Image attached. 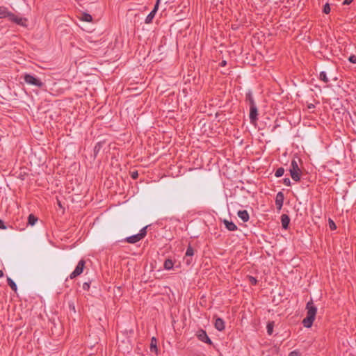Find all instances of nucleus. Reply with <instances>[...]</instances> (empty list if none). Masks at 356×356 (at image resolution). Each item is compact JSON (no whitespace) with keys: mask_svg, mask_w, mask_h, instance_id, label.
I'll use <instances>...</instances> for the list:
<instances>
[{"mask_svg":"<svg viewBox=\"0 0 356 356\" xmlns=\"http://www.w3.org/2000/svg\"><path fill=\"white\" fill-rule=\"evenodd\" d=\"M307 316L302 321L304 327L309 328L312 327L314 321L315 320L317 308L314 305L312 300L309 301L306 305Z\"/></svg>","mask_w":356,"mask_h":356,"instance_id":"1","label":"nucleus"},{"mask_svg":"<svg viewBox=\"0 0 356 356\" xmlns=\"http://www.w3.org/2000/svg\"><path fill=\"white\" fill-rule=\"evenodd\" d=\"M289 172L290 175L293 181H299L300 180L302 172L298 166V161L295 159L291 161Z\"/></svg>","mask_w":356,"mask_h":356,"instance_id":"2","label":"nucleus"},{"mask_svg":"<svg viewBox=\"0 0 356 356\" xmlns=\"http://www.w3.org/2000/svg\"><path fill=\"white\" fill-rule=\"evenodd\" d=\"M24 80L27 84L35 86L38 88H42L44 86V83L40 79L30 74H25L24 76Z\"/></svg>","mask_w":356,"mask_h":356,"instance_id":"3","label":"nucleus"},{"mask_svg":"<svg viewBox=\"0 0 356 356\" xmlns=\"http://www.w3.org/2000/svg\"><path fill=\"white\" fill-rule=\"evenodd\" d=\"M258 109L256 104H252L250 106V123L255 125L258 120Z\"/></svg>","mask_w":356,"mask_h":356,"instance_id":"4","label":"nucleus"},{"mask_svg":"<svg viewBox=\"0 0 356 356\" xmlns=\"http://www.w3.org/2000/svg\"><path fill=\"white\" fill-rule=\"evenodd\" d=\"M85 261L83 259H81L77 266H76L74 270L70 275V279H74L76 277L80 275L83 270L84 266H85Z\"/></svg>","mask_w":356,"mask_h":356,"instance_id":"5","label":"nucleus"},{"mask_svg":"<svg viewBox=\"0 0 356 356\" xmlns=\"http://www.w3.org/2000/svg\"><path fill=\"white\" fill-rule=\"evenodd\" d=\"M196 337H197V339L200 341H201L202 342H204V343H208L209 345H212V343H213L211 340L210 339V338L208 337L206 331L202 330V329L199 330L196 332Z\"/></svg>","mask_w":356,"mask_h":356,"instance_id":"6","label":"nucleus"},{"mask_svg":"<svg viewBox=\"0 0 356 356\" xmlns=\"http://www.w3.org/2000/svg\"><path fill=\"white\" fill-rule=\"evenodd\" d=\"M161 0H157L153 10L150 12V13L146 17L145 22L146 24H149L152 22L159 8V3Z\"/></svg>","mask_w":356,"mask_h":356,"instance_id":"7","label":"nucleus"},{"mask_svg":"<svg viewBox=\"0 0 356 356\" xmlns=\"http://www.w3.org/2000/svg\"><path fill=\"white\" fill-rule=\"evenodd\" d=\"M284 196L282 192H278L275 197V205L278 210H280L283 206Z\"/></svg>","mask_w":356,"mask_h":356,"instance_id":"8","label":"nucleus"},{"mask_svg":"<svg viewBox=\"0 0 356 356\" xmlns=\"http://www.w3.org/2000/svg\"><path fill=\"white\" fill-rule=\"evenodd\" d=\"M214 326L218 331H222L225 330V321L221 318H216L214 323Z\"/></svg>","mask_w":356,"mask_h":356,"instance_id":"9","label":"nucleus"},{"mask_svg":"<svg viewBox=\"0 0 356 356\" xmlns=\"http://www.w3.org/2000/svg\"><path fill=\"white\" fill-rule=\"evenodd\" d=\"M10 19L13 22H15L17 24L22 26H26V19L22 18V17H17L15 16L13 14L10 15Z\"/></svg>","mask_w":356,"mask_h":356,"instance_id":"10","label":"nucleus"},{"mask_svg":"<svg viewBox=\"0 0 356 356\" xmlns=\"http://www.w3.org/2000/svg\"><path fill=\"white\" fill-rule=\"evenodd\" d=\"M223 223L229 231H235L238 229L237 226L232 221L225 219L223 220Z\"/></svg>","mask_w":356,"mask_h":356,"instance_id":"11","label":"nucleus"},{"mask_svg":"<svg viewBox=\"0 0 356 356\" xmlns=\"http://www.w3.org/2000/svg\"><path fill=\"white\" fill-rule=\"evenodd\" d=\"M281 222L282 226L284 229H286L289 227V224L290 222V218L288 215L282 214L281 216Z\"/></svg>","mask_w":356,"mask_h":356,"instance_id":"12","label":"nucleus"},{"mask_svg":"<svg viewBox=\"0 0 356 356\" xmlns=\"http://www.w3.org/2000/svg\"><path fill=\"white\" fill-rule=\"evenodd\" d=\"M238 216L244 222H248L249 220V214L248 213V211L246 210H241V211H238Z\"/></svg>","mask_w":356,"mask_h":356,"instance_id":"13","label":"nucleus"},{"mask_svg":"<svg viewBox=\"0 0 356 356\" xmlns=\"http://www.w3.org/2000/svg\"><path fill=\"white\" fill-rule=\"evenodd\" d=\"M140 240H141V238H140V236L138 235V234L127 237L125 238V241L129 243H136V242H138Z\"/></svg>","mask_w":356,"mask_h":356,"instance_id":"14","label":"nucleus"},{"mask_svg":"<svg viewBox=\"0 0 356 356\" xmlns=\"http://www.w3.org/2000/svg\"><path fill=\"white\" fill-rule=\"evenodd\" d=\"M157 341L155 337H152L151 339V343H150V350L152 353H157L158 349H157Z\"/></svg>","mask_w":356,"mask_h":356,"instance_id":"15","label":"nucleus"},{"mask_svg":"<svg viewBox=\"0 0 356 356\" xmlns=\"http://www.w3.org/2000/svg\"><path fill=\"white\" fill-rule=\"evenodd\" d=\"M174 266V262L171 259H167L165 260L163 264V267L165 270H171L172 269Z\"/></svg>","mask_w":356,"mask_h":356,"instance_id":"16","label":"nucleus"},{"mask_svg":"<svg viewBox=\"0 0 356 356\" xmlns=\"http://www.w3.org/2000/svg\"><path fill=\"white\" fill-rule=\"evenodd\" d=\"M80 19L82 21H84V22H90L92 21V16L90 14L86 13H83L81 14V17H80Z\"/></svg>","mask_w":356,"mask_h":356,"instance_id":"17","label":"nucleus"},{"mask_svg":"<svg viewBox=\"0 0 356 356\" xmlns=\"http://www.w3.org/2000/svg\"><path fill=\"white\" fill-rule=\"evenodd\" d=\"M245 99H246V101L248 102L249 103V106H251L252 104H256L254 99H253V97H252V92L250 91L248 92L246 95H245Z\"/></svg>","mask_w":356,"mask_h":356,"instance_id":"18","label":"nucleus"},{"mask_svg":"<svg viewBox=\"0 0 356 356\" xmlns=\"http://www.w3.org/2000/svg\"><path fill=\"white\" fill-rule=\"evenodd\" d=\"M38 221V218L33 214H30L28 217V224L30 225H34Z\"/></svg>","mask_w":356,"mask_h":356,"instance_id":"19","label":"nucleus"},{"mask_svg":"<svg viewBox=\"0 0 356 356\" xmlns=\"http://www.w3.org/2000/svg\"><path fill=\"white\" fill-rule=\"evenodd\" d=\"M7 283L9 285V286L12 289V290H13L14 291H17V284L10 277L7 278Z\"/></svg>","mask_w":356,"mask_h":356,"instance_id":"20","label":"nucleus"},{"mask_svg":"<svg viewBox=\"0 0 356 356\" xmlns=\"http://www.w3.org/2000/svg\"><path fill=\"white\" fill-rule=\"evenodd\" d=\"M273 327H274V322L270 321L268 322L266 326L267 328V332L269 335H271L273 332Z\"/></svg>","mask_w":356,"mask_h":356,"instance_id":"21","label":"nucleus"},{"mask_svg":"<svg viewBox=\"0 0 356 356\" xmlns=\"http://www.w3.org/2000/svg\"><path fill=\"white\" fill-rule=\"evenodd\" d=\"M320 80L323 81L324 83H328L329 80L327 77L325 72H321L319 75Z\"/></svg>","mask_w":356,"mask_h":356,"instance_id":"22","label":"nucleus"},{"mask_svg":"<svg viewBox=\"0 0 356 356\" xmlns=\"http://www.w3.org/2000/svg\"><path fill=\"white\" fill-rule=\"evenodd\" d=\"M102 147V143H97L95 147H94V155L95 156H97V154L99 153V152L100 151L101 148Z\"/></svg>","mask_w":356,"mask_h":356,"instance_id":"23","label":"nucleus"},{"mask_svg":"<svg viewBox=\"0 0 356 356\" xmlns=\"http://www.w3.org/2000/svg\"><path fill=\"white\" fill-rule=\"evenodd\" d=\"M284 173V169L282 167L277 168L275 171V176L276 177H282Z\"/></svg>","mask_w":356,"mask_h":356,"instance_id":"24","label":"nucleus"},{"mask_svg":"<svg viewBox=\"0 0 356 356\" xmlns=\"http://www.w3.org/2000/svg\"><path fill=\"white\" fill-rule=\"evenodd\" d=\"M193 254H194L193 248L191 245H188V247L187 248L186 252V256L191 257V256H193Z\"/></svg>","mask_w":356,"mask_h":356,"instance_id":"25","label":"nucleus"},{"mask_svg":"<svg viewBox=\"0 0 356 356\" xmlns=\"http://www.w3.org/2000/svg\"><path fill=\"white\" fill-rule=\"evenodd\" d=\"M147 227H143L140 229V232L138 233V235L140 236V238L143 239L147 234L146 231Z\"/></svg>","mask_w":356,"mask_h":356,"instance_id":"26","label":"nucleus"},{"mask_svg":"<svg viewBox=\"0 0 356 356\" xmlns=\"http://www.w3.org/2000/svg\"><path fill=\"white\" fill-rule=\"evenodd\" d=\"M248 277V280L251 284H252V285L257 284V280L254 277L249 275Z\"/></svg>","mask_w":356,"mask_h":356,"instance_id":"27","label":"nucleus"},{"mask_svg":"<svg viewBox=\"0 0 356 356\" xmlns=\"http://www.w3.org/2000/svg\"><path fill=\"white\" fill-rule=\"evenodd\" d=\"M323 11L325 14H329L330 13V7L329 3H325L324 5Z\"/></svg>","mask_w":356,"mask_h":356,"instance_id":"28","label":"nucleus"},{"mask_svg":"<svg viewBox=\"0 0 356 356\" xmlns=\"http://www.w3.org/2000/svg\"><path fill=\"white\" fill-rule=\"evenodd\" d=\"M329 227L332 230H334L337 229V226L334 221L332 219H329Z\"/></svg>","mask_w":356,"mask_h":356,"instance_id":"29","label":"nucleus"},{"mask_svg":"<svg viewBox=\"0 0 356 356\" xmlns=\"http://www.w3.org/2000/svg\"><path fill=\"white\" fill-rule=\"evenodd\" d=\"M283 184L287 186H290L291 183L289 177H286L283 179Z\"/></svg>","mask_w":356,"mask_h":356,"instance_id":"30","label":"nucleus"},{"mask_svg":"<svg viewBox=\"0 0 356 356\" xmlns=\"http://www.w3.org/2000/svg\"><path fill=\"white\" fill-rule=\"evenodd\" d=\"M348 60L350 63L355 64L356 63V56L355 55L350 56L348 58Z\"/></svg>","mask_w":356,"mask_h":356,"instance_id":"31","label":"nucleus"},{"mask_svg":"<svg viewBox=\"0 0 356 356\" xmlns=\"http://www.w3.org/2000/svg\"><path fill=\"white\" fill-rule=\"evenodd\" d=\"M90 289V283L89 282H84L83 284V289L85 291H88Z\"/></svg>","mask_w":356,"mask_h":356,"instance_id":"32","label":"nucleus"},{"mask_svg":"<svg viewBox=\"0 0 356 356\" xmlns=\"http://www.w3.org/2000/svg\"><path fill=\"white\" fill-rule=\"evenodd\" d=\"M69 307H70V310H72L73 312H74V313L76 312L75 306L73 302L69 303Z\"/></svg>","mask_w":356,"mask_h":356,"instance_id":"33","label":"nucleus"},{"mask_svg":"<svg viewBox=\"0 0 356 356\" xmlns=\"http://www.w3.org/2000/svg\"><path fill=\"white\" fill-rule=\"evenodd\" d=\"M138 177V173L137 171H134L132 172L131 173V177L134 179H137Z\"/></svg>","mask_w":356,"mask_h":356,"instance_id":"34","label":"nucleus"},{"mask_svg":"<svg viewBox=\"0 0 356 356\" xmlns=\"http://www.w3.org/2000/svg\"><path fill=\"white\" fill-rule=\"evenodd\" d=\"M0 229H6L5 223H4V222L2 220H0Z\"/></svg>","mask_w":356,"mask_h":356,"instance_id":"35","label":"nucleus"},{"mask_svg":"<svg viewBox=\"0 0 356 356\" xmlns=\"http://www.w3.org/2000/svg\"><path fill=\"white\" fill-rule=\"evenodd\" d=\"M288 356H299V353L297 351L291 352Z\"/></svg>","mask_w":356,"mask_h":356,"instance_id":"36","label":"nucleus"},{"mask_svg":"<svg viewBox=\"0 0 356 356\" xmlns=\"http://www.w3.org/2000/svg\"><path fill=\"white\" fill-rule=\"evenodd\" d=\"M6 14V13L0 8V18L5 17Z\"/></svg>","mask_w":356,"mask_h":356,"instance_id":"37","label":"nucleus"},{"mask_svg":"<svg viewBox=\"0 0 356 356\" xmlns=\"http://www.w3.org/2000/svg\"><path fill=\"white\" fill-rule=\"evenodd\" d=\"M353 1V0H344V1L343 2V5H349V4H350Z\"/></svg>","mask_w":356,"mask_h":356,"instance_id":"38","label":"nucleus"},{"mask_svg":"<svg viewBox=\"0 0 356 356\" xmlns=\"http://www.w3.org/2000/svg\"><path fill=\"white\" fill-rule=\"evenodd\" d=\"M227 64V62L225 60H222L221 63H220V65L221 66H225Z\"/></svg>","mask_w":356,"mask_h":356,"instance_id":"39","label":"nucleus"},{"mask_svg":"<svg viewBox=\"0 0 356 356\" xmlns=\"http://www.w3.org/2000/svg\"><path fill=\"white\" fill-rule=\"evenodd\" d=\"M3 276V273L1 270H0V278Z\"/></svg>","mask_w":356,"mask_h":356,"instance_id":"40","label":"nucleus"},{"mask_svg":"<svg viewBox=\"0 0 356 356\" xmlns=\"http://www.w3.org/2000/svg\"><path fill=\"white\" fill-rule=\"evenodd\" d=\"M58 206H59L60 207H62L61 203H60V201H58Z\"/></svg>","mask_w":356,"mask_h":356,"instance_id":"41","label":"nucleus"},{"mask_svg":"<svg viewBox=\"0 0 356 356\" xmlns=\"http://www.w3.org/2000/svg\"><path fill=\"white\" fill-rule=\"evenodd\" d=\"M314 106V104H312V106H309V108H312Z\"/></svg>","mask_w":356,"mask_h":356,"instance_id":"42","label":"nucleus"},{"mask_svg":"<svg viewBox=\"0 0 356 356\" xmlns=\"http://www.w3.org/2000/svg\"><path fill=\"white\" fill-rule=\"evenodd\" d=\"M314 106V104H312V106H309V108H312Z\"/></svg>","mask_w":356,"mask_h":356,"instance_id":"43","label":"nucleus"},{"mask_svg":"<svg viewBox=\"0 0 356 356\" xmlns=\"http://www.w3.org/2000/svg\"><path fill=\"white\" fill-rule=\"evenodd\" d=\"M314 106V104H312V106H309V108H312Z\"/></svg>","mask_w":356,"mask_h":356,"instance_id":"44","label":"nucleus"}]
</instances>
